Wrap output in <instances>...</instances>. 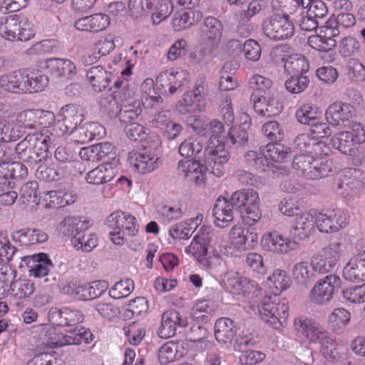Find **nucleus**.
Returning <instances> with one entry per match:
<instances>
[{"label": "nucleus", "mask_w": 365, "mask_h": 365, "mask_svg": "<svg viewBox=\"0 0 365 365\" xmlns=\"http://www.w3.org/2000/svg\"><path fill=\"white\" fill-rule=\"evenodd\" d=\"M15 152L19 159L39 165L36 170V177L45 180L46 173V136L43 128L39 133L28 135L15 147Z\"/></svg>", "instance_id": "1"}, {"label": "nucleus", "mask_w": 365, "mask_h": 365, "mask_svg": "<svg viewBox=\"0 0 365 365\" xmlns=\"http://www.w3.org/2000/svg\"><path fill=\"white\" fill-rule=\"evenodd\" d=\"M43 80L42 74L16 70L0 76V91L14 93L39 92L44 89Z\"/></svg>", "instance_id": "2"}, {"label": "nucleus", "mask_w": 365, "mask_h": 365, "mask_svg": "<svg viewBox=\"0 0 365 365\" xmlns=\"http://www.w3.org/2000/svg\"><path fill=\"white\" fill-rule=\"evenodd\" d=\"M106 225L111 230L110 237L111 241L121 245L126 237L135 236L138 232V224L136 218L131 214L117 210L109 215L106 220Z\"/></svg>", "instance_id": "3"}, {"label": "nucleus", "mask_w": 365, "mask_h": 365, "mask_svg": "<svg viewBox=\"0 0 365 365\" xmlns=\"http://www.w3.org/2000/svg\"><path fill=\"white\" fill-rule=\"evenodd\" d=\"M0 36L9 41H26L34 37L35 34L26 16L11 14L0 17Z\"/></svg>", "instance_id": "4"}, {"label": "nucleus", "mask_w": 365, "mask_h": 365, "mask_svg": "<svg viewBox=\"0 0 365 365\" xmlns=\"http://www.w3.org/2000/svg\"><path fill=\"white\" fill-rule=\"evenodd\" d=\"M294 326L296 331L309 341L319 343L324 354L331 355L334 340L319 322L312 318L301 317L294 320Z\"/></svg>", "instance_id": "5"}, {"label": "nucleus", "mask_w": 365, "mask_h": 365, "mask_svg": "<svg viewBox=\"0 0 365 365\" xmlns=\"http://www.w3.org/2000/svg\"><path fill=\"white\" fill-rule=\"evenodd\" d=\"M223 31L222 22L213 17L207 16L203 21L201 27L202 43L197 51L199 61L210 57L218 47Z\"/></svg>", "instance_id": "6"}, {"label": "nucleus", "mask_w": 365, "mask_h": 365, "mask_svg": "<svg viewBox=\"0 0 365 365\" xmlns=\"http://www.w3.org/2000/svg\"><path fill=\"white\" fill-rule=\"evenodd\" d=\"M329 144L344 155H353L357 146L365 143V129L361 123H354L349 131H340L329 139Z\"/></svg>", "instance_id": "7"}, {"label": "nucleus", "mask_w": 365, "mask_h": 365, "mask_svg": "<svg viewBox=\"0 0 365 365\" xmlns=\"http://www.w3.org/2000/svg\"><path fill=\"white\" fill-rule=\"evenodd\" d=\"M262 29L272 40L287 39L293 36L294 27L288 15L274 14L263 20Z\"/></svg>", "instance_id": "8"}, {"label": "nucleus", "mask_w": 365, "mask_h": 365, "mask_svg": "<svg viewBox=\"0 0 365 365\" xmlns=\"http://www.w3.org/2000/svg\"><path fill=\"white\" fill-rule=\"evenodd\" d=\"M258 309L262 319L275 329H279L282 327V319L285 320L288 317V308L285 304L274 303L270 297L262 299Z\"/></svg>", "instance_id": "9"}, {"label": "nucleus", "mask_w": 365, "mask_h": 365, "mask_svg": "<svg viewBox=\"0 0 365 365\" xmlns=\"http://www.w3.org/2000/svg\"><path fill=\"white\" fill-rule=\"evenodd\" d=\"M340 278L329 274L319 279L312 289L310 300L317 304H326L331 301L336 289L340 287Z\"/></svg>", "instance_id": "10"}, {"label": "nucleus", "mask_w": 365, "mask_h": 365, "mask_svg": "<svg viewBox=\"0 0 365 365\" xmlns=\"http://www.w3.org/2000/svg\"><path fill=\"white\" fill-rule=\"evenodd\" d=\"M250 101L257 113L268 118L279 115L283 108L282 103L273 95L267 93H253Z\"/></svg>", "instance_id": "11"}, {"label": "nucleus", "mask_w": 365, "mask_h": 365, "mask_svg": "<svg viewBox=\"0 0 365 365\" xmlns=\"http://www.w3.org/2000/svg\"><path fill=\"white\" fill-rule=\"evenodd\" d=\"M230 158L227 150L225 148L224 143H217L215 146H209L205 150V162L210 169V173L217 177H220L224 173L222 165Z\"/></svg>", "instance_id": "12"}, {"label": "nucleus", "mask_w": 365, "mask_h": 365, "mask_svg": "<svg viewBox=\"0 0 365 365\" xmlns=\"http://www.w3.org/2000/svg\"><path fill=\"white\" fill-rule=\"evenodd\" d=\"M187 324L186 318H182L178 311L170 309L162 314L158 334L160 338H170L176 334L178 328L185 327Z\"/></svg>", "instance_id": "13"}, {"label": "nucleus", "mask_w": 365, "mask_h": 365, "mask_svg": "<svg viewBox=\"0 0 365 365\" xmlns=\"http://www.w3.org/2000/svg\"><path fill=\"white\" fill-rule=\"evenodd\" d=\"M47 82L49 78L57 81L59 78H66L71 79L76 73V67L74 63L65 58H47Z\"/></svg>", "instance_id": "14"}, {"label": "nucleus", "mask_w": 365, "mask_h": 365, "mask_svg": "<svg viewBox=\"0 0 365 365\" xmlns=\"http://www.w3.org/2000/svg\"><path fill=\"white\" fill-rule=\"evenodd\" d=\"M354 115V108L349 103L336 101L331 103L325 111V119L333 126L340 125L349 120Z\"/></svg>", "instance_id": "15"}, {"label": "nucleus", "mask_w": 365, "mask_h": 365, "mask_svg": "<svg viewBox=\"0 0 365 365\" xmlns=\"http://www.w3.org/2000/svg\"><path fill=\"white\" fill-rule=\"evenodd\" d=\"M238 331L236 322L228 317H221L215 323L214 335L216 341L225 346L232 342Z\"/></svg>", "instance_id": "16"}, {"label": "nucleus", "mask_w": 365, "mask_h": 365, "mask_svg": "<svg viewBox=\"0 0 365 365\" xmlns=\"http://www.w3.org/2000/svg\"><path fill=\"white\" fill-rule=\"evenodd\" d=\"M343 277L346 280L354 283L365 281V250L349 260L344 267Z\"/></svg>", "instance_id": "17"}, {"label": "nucleus", "mask_w": 365, "mask_h": 365, "mask_svg": "<svg viewBox=\"0 0 365 365\" xmlns=\"http://www.w3.org/2000/svg\"><path fill=\"white\" fill-rule=\"evenodd\" d=\"M187 352V344L183 341H169L158 349V360L161 364L166 365L180 359Z\"/></svg>", "instance_id": "18"}, {"label": "nucleus", "mask_w": 365, "mask_h": 365, "mask_svg": "<svg viewBox=\"0 0 365 365\" xmlns=\"http://www.w3.org/2000/svg\"><path fill=\"white\" fill-rule=\"evenodd\" d=\"M315 215L310 212L297 215L291 230L292 235L299 240L308 238L314 231Z\"/></svg>", "instance_id": "19"}, {"label": "nucleus", "mask_w": 365, "mask_h": 365, "mask_svg": "<svg viewBox=\"0 0 365 365\" xmlns=\"http://www.w3.org/2000/svg\"><path fill=\"white\" fill-rule=\"evenodd\" d=\"M207 86L204 79L197 80L193 89L185 93L182 100L178 103L177 108L179 112L187 113L193 103L203 101L207 96Z\"/></svg>", "instance_id": "20"}, {"label": "nucleus", "mask_w": 365, "mask_h": 365, "mask_svg": "<svg viewBox=\"0 0 365 365\" xmlns=\"http://www.w3.org/2000/svg\"><path fill=\"white\" fill-rule=\"evenodd\" d=\"M213 235L209 227H201L190 246L186 247V252L191 254L195 258L201 259L202 255L206 254V248L211 242Z\"/></svg>", "instance_id": "21"}, {"label": "nucleus", "mask_w": 365, "mask_h": 365, "mask_svg": "<svg viewBox=\"0 0 365 365\" xmlns=\"http://www.w3.org/2000/svg\"><path fill=\"white\" fill-rule=\"evenodd\" d=\"M227 201L232 209L244 214L247 206L255 202H259V200L257 192L253 189H243L232 193Z\"/></svg>", "instance_id": "22"}, {"label": "nucleus", "mask_w": 365, "mask_h": 365, "mask_svg": "<svg viewBox=\"0 0 365 365\" xmlns=\"http://www.w3.org/2000/svg\"><path fill=\"white\" fill-rule=\"evenodd\" d=\"M341 216L342 212L340 210H333L329 215L319 213L315 215L316 226L322 232H336L343 227Z\"/></svg>", "instance_id": "23"}, {"label": "nucleus", "mask_w": 365, "mask_h": 365, "mask_svg": "<svg viewBox=\"0 0 365 365\" xmlns=\"http://www.w3.org/2000/svg\"><path fill=\"white\" fill-rule=\"evenodd\" d=\"M112 76V73L101 66H93L86 73V78L93 91L98 93L108 87Z\"/></svg>", "instance_id": "24"}, {"label": "nucleus", "mask_w": 365, "mask_h": 365, "mask_svg": "<svg viewBox=\"0 0 365 365\" xmlns=\"http://www.w3.org/2000/svg\"><path fill=\"white\" fill-rule=\"evenodd\" d=\"M88 227V222L82 221L78 216H67L56 226V231L61 237L71 239L77 232Z\"/></svg>", "instance_id": "25"}, {"label": "nucleus", "mask_w": 365, "mask_h": 365, "mask_svg": "<svg viewBox=\"0 0 365 365\" xmlns=\"http://www.w3.org/2000/svg\"><path fill=\"white\" fill-rule=\"evenodd\" d=\"M292 277L295 283L304 289L309 288L317 279V274L314 273L311 264L305 261L294 265Z\"/></svg>", "instance_id": "26"}, {"label": "nucleus", "mask_w": 365, "mask_h": 365, "mask_svg": "<svg viewBox=\"0 0 365 365\" xmlns=\"http://www.w3.org/2000/svg\"><path fill=\"white\" fill-rule=\"evenodd\" d=\"M59 187L56 190H47V195L49 197V202L47 207L59 208L73 204L76 200V196L66 191V185L63 182H58L54 185Z\"/></svg>", "instance_id": "27"}, {"label": "nucleus", "mask_w": 365, "mask_h": 365, "mask_svg": "<svg viewBox=\"0 0 365 365\" xmlns=\"http://www.w3.org/2000/svg\"><path fill=\"white\" fill-rule=\"evenodd\" d=\"M55 116L53 112L47 110V120L49 121V125L47 126V146L51 148L53 144V148L61 141V138L66 134H71V130L63 122V120H57L51 123V120H54Z\"/></svg>", "instance_id": "28"}, {"label": "nucleus", "mask_w": 365, "mask_h": 365, "mask_svg": "<svg viewBox=\"0 0 365 365\" xmlns=\"http://www.w3.org/2000/svg\"><path fill=\"white\" fill-rule=\"evenodd\" d=\"M20 258L27 267L30 277L42 278L46 276V253L40 252Z\"/></svg>", "instance_id": "29"}, {"label": "nucleus", "mask_w": 365, "mask_h": 365, "mask_svg": "<svg viewBox=\"0 0 365 365\" xmlns=\"http://www.w3.org/2000/svg\"><path fill=\"white\" fill-rule=\"evenodd\" d=\"M251 128V119L248 115L245 116V120L239 125L231 127L226 136V140L230 141L232 145L245 146L249 139V130Z\"/></svg>", "instance_id": "30"}, {"label": "nucleus", "mask_w": 365, "mask_h": 365, "mask_svg": "<svg viewBox=\"0 0 365 365\" xmlns=\"http://www.w3.org/2000/svg\"><path fill=\"white\" fill-rule=\"evenodd\" d=\"M38 183L36 181H29L24 184L20 190L19 202L24 208L34 209L40 202L41 197L38 192Z\"/></svg>", "instance_id": "31"}, {"label": "nucleus", "mask_w": 365, "mask_h": 365, "mask_svg": "<svg viewBox=\"0 0 365 365\" xmlns=\"http://www.w3.org/2000/svg\"><path fill=\"white\" fill-rule=\"evenodd\" d=\"M63 122L70 129L73 131L76 127L83 120L84 114L82 107L75 104H67L61 110Z\"/></svg>", "instance_id": "32"}, {"label": "nucleus", "mask_w": 365, "mask_h": 365, "mask_svg": "<svg viewBox=\"0 0 365 365\" xmlns=\"http://www.w3.org/2000/svg\"><path fill=\"white\" fill-rule=\"evenodd\" d=\"M115 175V170L111 164L106 163L89 171L86 175V180L90 184L101 185L110 182Z\"/></svg>", "instance_id": "33"}, {"label": "nucleus", "mask_w": 365, "mask_h": 365, "mask_svg": "<svg viewBox=\"0 0 365 365\" xmlns=\"http://www.w3.org/2000/svg\"><path fill=\"white\" fill-rule=\"evenodd\" d=\"M264 249L277 253L287 252L291 248V242L277 232L264 235L261 240Z\"/></svg>", "instance_id": "34"}, {"label": "nucleus", "mask_w": 365, "mask_h": 365, "mask_svg": "<svg viewBox=\"0 0 365 365\" xmlns=\"http://www.w3.org/2000/svg\"><path fill=\"white\" fill-rule=\"evenodd\" d=\"M88 230H81L77 232L71 239L73 247L79 250L89 252L98 245V237L96 234L88 232Z\"/></svg>", "instance_id": "35"}, {"label": "nucleus", "mask_w": 365, "mask_h": 365, "mask_svg": "<svg viewBox=\"0 0 365 365\" xmlns=\"http://www.w3.org/2000/svg\"><path fill=\"white\" fill-rule=\"evenodd\" d=\"M148 153L145 150L143 152L135 153V157H132V159L135 160L133 167L136 171L142 174L150 173L158 166V158Z\"/></svg>", "instance_id": "36"}, {"label": "nucleus", "mask_w": 365, "mask_h": 365, "mask_svg": "<svg viewBox=\"0 0 365 365\" xmlns=\"http://www.w3.org/2000/svg\"><path fill=\"white\" fill-rule=\"evenodd\" d=\"M284 68L289 75H305L309 69V64L304 56L295 53L286 59Z\"/></svg>", "instance_id": "37"}, {"label": "nucleus", "mask_w": 365, "mask_h": 365, "mask_svg": "<svg viewBox=\"0 0 365 365\" xmlns=\"http://www.w3.org/2000/svg\"><path fill=\"white\" fill-rule=\"evenodd\" d=\"M333 170V163L330 159H314L304 178L309 180H318L328 176Z\"/></svg>", "instance_id": "38"}, {"label": "nucleus", "mask_w": 365, "mask_h": 365, "mask_svg": "<svg viewBox=\"0 0 365 365\" xmlns=\"http://www.w3.org/2000/svg\"><path fill=\"white\" fill-rule=\"evenodd\" d=\"M244 159L248 167L264 173L269 171L273 168V163L267 159V156L254 150L247 151L244 155Z\"/></svg>", "instance_id": "39"}, {"label": "nucleus", "mask_w": 365, "mask_h": 365, "mask_svg": "<svg viewBox=\"0 0 365 365\" xmlns=\"http://www.w3.org/2000/svg\"><path fill=\"white\" fill-rule=\"evenodd\" d=\"M13 237L24 246L46 241V235L38 229H21L14 234Z\"/></svg>", "instance_id": "40"}, {"label": "nucleus", "mask_w": 365, "mask_h": 365, "mask_svg": "<svg viewBox=\"0 0 365 365\" xmlns=\"http://www.w3.org/2000/svg\"><path fill=\"white\" fill-rule=\"evenodd\" d=\"M43 115H44L43 110H27L19 114L17 121L24 128H34L43 124L40 121Z\"/></svg>", "instance_id": "41"}, {"label": "nucleus", "mask_w": 365, "mask_h": 365, "mask_svg": "<svg viewBox=\"0 0 365 365\" xmlns=\"http://www.w3.org/2000/svg\"><path fill=\"white\" fill-rule=\"evenodd\" d=\"M203 149V143L200 138L189 137L183 140L178 148L179 153L186 158H195Z\"/></svg>", "instance_id": "42"}, {"label": "nucleus", "mask_w": 365, "mask_h": 365, "mask_svg": "<svg viewBox=\"0 0 365 365\" xmlns=\"http://www.w3.org/2000/svg\"><path fill=\"white\" fill-rule=\"evenodd\" d=\"M141 113L140 103L137 101H133V103L120 106L118 120L122 124H129L132 123V120L137 118Z\"/></svg>", "instance_id": "43"}, {"label": "nucleus", "mask_w": 365, "mask_h": 365, "mask_svg": "<svg viewBox=\"0 0 365 365\" xmlns=\"http://www.w3.org/2000/svg\"><path fill=\"white\" fill-rule=\"evenodd\" d=\"M320 112L317 107L313 104H304L295 113L298 122L301 124L309 125L317 120Z\"/></svg>", "instance_id": "44"}, {"label": "nucleus", "mask_w": 365, "mask_h": 365, "mask_svg": "<svg viewBox=\"0 0 365 365\" xmlns=\"http://www.w3.org/2000/svg\"><path fill=\"white\" fill-rule=\"evenodd\" d=\"M101 112L110 119L119 117L120 106L115 98L111 96L101 97L99 99Z\"/></svg>", "instance_id": "45"}, {"label": "nucleus", "mask_w": 365, "mask_h": 365, "mask_svg": "<svg viewBox=\"0 0 365 365\" xmlns=\"http://www.w3.org/2000/svg\"><path fill=\"white\" fill-rule=\"evenodd\" d=\"M267 158H269L272 161L282 163L290 154V148L283 144L272 142L267 145Z\"/></svg>", "instance_id": "46"}, {"label": "nucleus", "mask_w": 365, "mask_h": 365, "mask_svg": "<svg viewBox=\"0 0 365 365\" xmlns=\"http://www.w3.org/2000/svg\"><path fill=\"white\" fill-rule=\"evenodd\" d=\"M284 83L286 89L291 93H300L303 92L309 84V79L306 75H289Z\"/></svg>", "instance_id": "47"}, {"label": "nucleus", "mask_w": 365, "mask_h": 365, "mask_svg": "<svg viewBox=\"0 0 365 365\" xmlns=\"http://www.w3.org/2000/svg\"><path fill=\"white\" fill-rule=\"evenodd\" d=\"M337 262L332 259L331 257L326 256L324 253L319 257H314L311 260V267L314 273L326 274L330 272Z\"/></svg>", "instance_id": "48"}, {"label": "nucleus", "mask_w": 365, "mask_h": 365, "mask_svg": "<svg viewBox=\"0 0 365 365\" xmlns=\"http://www.w3.org/2000/svg\"><path fill=\"white\" fill-rule=\"evenodd\" d=\"M351 314L344 308L335 309L329 316V324L335 329L345 327L349 322Z\"/></svg>", "instance_id": "49"}, {"label": "nucleus", "mask_w": 365, "mask_h": 365, "mask_svg": "<svg viewBox=\"0 0 365 365\" xmlns=\"http://www.w3.org/2000/svg\"><path fill=\"white\" fill-rule=\"evenodd\" d=\"M134 289V282L130 279H125L115 283L110 289L109 295L114 299L126 297Z\"/></svg>", "instance_id": "50"}, {"label": "nucleus", "mask_w": 365, "mask_h": 365, "mask_svg": "<svg viewBox=\"0 0 365 365\" xmlns=\"http://www.w3.org/2000/svg\"><path fill=\"white\" fill-rule=\"evenodd\" d=\"M360 51V43L354 37H344L339 42V52L344 57H350L359 53Z\"/></svg>", "instance_id": "51"}, {"label": "nucleus", "mask_w": 365, "mask_h": 365, "mask_svg": "<svg viewBox=\"0 0 365 365\" xmlns=\"http://www.w3.org/2000/svg\"><path fill=\"white\" fill-rule=\"evenodd\" d=\"M262 131L267 139L272 142L281 141L284 138L283 130L276 120L265 123L262 125Z\"/></svg>", "instance_id": "52"}, {"label": "nucleus", "mask_w": 365, "mask_h": 365, "mask_svg": "<svg viewBox=\"0 0 365 365\" xmlns=\"http://www.w3.org/2000/svg\"><path fill=\"white\" fill-rule=\"evenodd\" d=\"M21 132L18 128L9 122L0 120V141H16L21 138Z\"/></svg>", "instance_id": "53"}, {"label": "nucleus", "mask_w": 365, "mask_h": 365, "mask_svg": "<svg viewBox=\"0 0 365 365\" xmlns=\"http://www.w3.org/2000/svg\"><path fill=\"white\" fill-rule=\"evenodd\" d=\"M14 182L6 181L0 182V204L4 206L11 205L17 198V193L11 190Z\"/></svg>", "instance_id": "54"}, {"label": "nucleus", "mask_w": 365, "mask_h": 365, "mask_svg": "<svg viewBox=\"0 0 365 365\" xmlns=\"http://www.w3.org/2000/svg\"><path fill=\"white\" fill-rule=\"evenodd\" d=\"M191 164L192 170H189L188 173H186L185 176L195 182L197 185H203L205 180V172L207 170L210 171V169L207 165L200 164L197 161Z\"/></svg>", "instance_id": "55"}, {"label": "nucleus", "mask_w": 365, "mask_h": 365, "mask_svg": "<svg viewBox=\"0 0 365 365\" xmlns=\"http://www.w3.org/2000/svg\"><path fill=\"white\" fill-rule=\"evenodd\" d=\"M344 299L351 303L365 302V286H354L342 291Z\"/></svg>", "instance_id": "56"}, {"label": "nucleus", "mask_w": 365, "mask_h": 365, "mask_svg": "<svg viewBox=\"0 0 365 365\" xmlns=\"http://www.w3.org/2000/svg\"><path fill=\"white\" fill-rule=\"evenodd\" d=\"M242 51L246 59L256 62L261 56V48L259 44L253 39L245 41L242 46Z\"/></svg>", "instance_id": "57"}, {"label": "nucleus", "mask_w": 365, "mask_h": 365, "mask_svg": "<svg viewBox=\"0 0 365 365\" xmlns=\"http://www.w3.org/2000/svg\"><path fill=\"white\" fill-rule=\"evenodd\" d=\"M268 280L273 283L277 291L282 292L290 285V278L284 270L277 269L268 277Z\"/></svg>", "instance_id": "58"}, {"label": "nucleus", "mask_w": 365, "mask_h": 365, "mask_svg": "<svg viewBox=\"0 0 365 365\" xmlns=\"http://www.w3.org/2000/svg\"><path fill=\"white\" fill-rule=\"evenodd\" d=\"M17 252V249L13 246L8 237L0 233V261L10 262Z\"/></svg>", "instance_id": "59"}, {"label": "nucleus", "mask_w": 365, "mask_h": 365, "mask_svg": "<svg viewBox=\"0 0 365 365\" xmlns=\"http://www.w3.org/2000/svg\"><path fill=\"white\" fill-rule=\"evenodd\" d=\"M348 73L356 81L365 80V67L358 59L351 58L347 63Z\"/></svg>", "instance_id": "60"}, {"label": "nucleus", "mask_w": 365, "mask_h": 365, "mask_svg": "<svg viewBox=\"0 0 365 365\" xmlns=\"http://www.w3.org/2000/svg\"><path fill=\"white\" fill-rule=\"evenodd\" d=\"M265 357V354L262 351L246 350L242 351L239 361L242 365H255L262 361Z\"/></svg>", "instance_id": "61"}, {"label": "nucleus", "mask_w": 365, "mask_h": 365, "mask_svg": "<svg viewBox=\"0 0 365 365\" xmlns=\"http://www.w3.org/2000/svg\"><path fill=\"white\" fill-rule=\"evenodd\" d=\"M364 187V182L355 176L344 175L338 184V189H347L354 193L360 192Z\"/></svg>", "instance_id": "62"}, {"label": "nucleus", "mask_w": 365, "mask_h": 365, "mask_svg": "<svg viewBox=\"0 0 365 365\" xmlns=\"http://www.w3.org/2000/svg\"><path fill=\"white\" fill-rule=\"evenodd\" d=\"M69 334H71L72 344H80L83 341L88 344L92 340L93 334L90 330L81 326H76L69 331Z\"/></svg>", "instance_id": "63"}, {"label": "nucleus", "mask_w": 365, "mask_h": 365, "mask_svg": "<svg viewBox=\"0 0 365 365\" xmlns=\"http://www.w3.org/2000/svg\"><path fill=\"white\" fill-rule=\"evenodd\" d=\"M258 205L259 202L250 204L245 210L244 214H242V217H243L245 222L249 226H252L262 217V214Z\"/></svg>", "instance_id": "64"}]
</instances>
